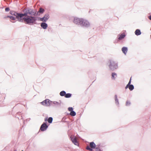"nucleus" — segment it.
<instances>
[{
	"mask_svg": "<svg viewBox=\"0 0 151 151\" xmlns=\"http://www.w3.org/2000/svg\"><path fill=\"white\" fill-rule=\"evenodd\" d=\"M48 127L46 123H44L41 126L40 129L42 131H44L47 129Z\"/></svg>",
	"mask_w": 151,
	"mask_h": 151,
	"instance_id": "9",
	"label": "nucleus"
},
{
	"mask_svg": "<svg viewBox=\"0 0 151 151\" xmlns=\"http://www.w3.org/2000/svg\"><path fill=\"white\" fill-rule=\"evenodd\" d=\"M109 67L111 70H114L117 68L118 65L114 61L110 60Z\"/></svg>",
	"mask_w": 151,
	"mask_h": 151,
	"instance_id": "4",
	"label": "nucleus"
},
{
	"mask_svg": "<svg viewBox=\"0 0 151 151\" xmlns=\"http://www.w3.org/2000/svg\"><path fill=\"white\" fill-rule=\"evenodd\" d=\"M125 35L124 34H122L120 35H118V39L119 40H121L124 38L125 37Z\"/></svg>",
	"mask_w": 151,
	"mask_h": 151,
	"instance_id": "13",
	"label": "nucleus"
},
{
	"mask_svg": "<svg viewBox=\"0 0 151 151\" xmlns=\"http://www.w3.org/2000/svg\"><path fill=\"white\" fill-rule=\"evenodd\" d=\"M81 22V26L83 27H88L90 25V24L88 21L86 19L82 18Z\"/></svg>",
	"mask_w": 151,
	"mask_h": 151,
	"instance_id": "5",
	"label": "nucleus"
},
{
	"mask_svg": "<svg viewBox=\"0 0 151 151\" xmlns=\"http://www.w3.org/2000/svg\"><path fill=\"white\" fill-rule=\"evenodd\" d=\"M122 51L123 53L126 55L127 51V48L126 47H123L122 48Z\"/></svg>",
	"mask_w": 151,
	"mask_h": 151,
	"instance_id": "14",
	"label": "nucleus"
},
{
	"mask_svg": "<svg viewBox=\"0 0 151 151\" xmlns=\"http://www.w3.org/2000/svg\"><path fill=\"white\" fill-rule=\"evenodd\" d=\"M1 106H2V105H1Z\"/></svg>",
	"mask_w": 151,
	"mask_h": 151,
	"instance_id": "34",
	"label": "nucleus"
},
{
	"mask_svg": "<svg viewBox=\"0 0 151 151\" xmlns=\"http://www.w3.org/2000/svg\"><path fill=\"white\" fill-rule=\"evenodd\" d=\"M149 19L151 20V15H150L149 17Z\"/></svg>",
	"mask_w": 151,
	"mask_h": 151,
	"instance_id": "30",
	"label": "nucleus"
},
{
	"mask_svg": "<svg viewBox=\"0 0 151 151\" xmlns=\"http://www.w3.org/2000/svg\"><path fill=\"white\" fill-rule=\"evenodd\" d=\"M68 110L69 111L71 112V111H73V108L71 107H70L68 108Z\"/></svg>",
	"mask_w": 151,
	"mask_h": 151,
	"instance_id": "28",
	"label": "nucleus"
},
{
	"mask_svg": "<svg viewBox=\"0 0 151 151\" xmlns=\"http://www.w3.org/2000/svg\"><path fill=\"white\" fill-rule=\"evenodd\" d=\"M44 11V9L41 8L40 9V10L39 11V12L40 13H43Z\"/></svg>",
	"mask_w": 151,
	"mask_h": 151,
	"instance_id": "26",
	"label": "nucleus"
},
{
	"mask_svg": "<svg viewBox=\"0 0 151 151\" xmlns=\"http://www.w3.org/2000/svg\"><path fill=\"white\" fill-rule=\"evenodd\" d=\"M82 19V18L75 17L74 19L73 22L75 24L77 25H81Z\"/></svg>",
	"mask_w": 151,
	"mask_h": 151,
	"instance_id": "8",
	"label": "nucleus"
},
{
	"mask_svg": "<svg viewBox=\"0 0 151 151\" xmlns=\"http://www.w3.org/2000/svg\"><path fill=\"white\" fill-rule=\"evenodd\" d=\"M90 147L92 148L98 149V147H96V145L93 142H91L90 143Z\"/></svg>",
	"mask_w": 151,
	"mask_h": 151,
	"instance_id": "11",
	"label": "nucleus"
},
{
	"mask_svg": "<svg viewBox=\"0 0 151 151\" xmlns=\"http://www.w3.org/2000/svg\"><path fill=\"white\" fill-rule=\"evenodd\" d=\"M11 14L16 17V18L18 19V20L19 22L22 21V13H17L15 12H12Z\"/></svg>",
	"mask_w": 151,
	"mask_h": 151,
	"instance_id": "6",
	"label": "nucleus"
},
{
	"mask_svg": "<svg viewBox=\"0 0 151 151\" xmlns=\"http://www.w3.org/2000/svg\"><path fill=\"white\" fill-rule=\"evenodd\" d=\"M66 92L64 91H62L60 92V95L61 96H65V95L66 94Z\"/></svg>",
	"mask_w": 151,
	"mask_h": 151,
	"instance_id": "17",
	"label": "nucleus"
},
{
	"mask_svg": "<svg viewBox=\"0 0 151 151\" xmlns=\"http://www.w3.org/2000/svg\"><path fill=\"white\" fill-rule=\"evenodd\" d=\"M25 13L24 14H22V17L24 16H27L28 14L30 15V16H35L36 14V12L33 9H27L24 10Z\"/></svg>",
	"mask_w": 151,
	"mask_h": 151,
	"instance_id": "3",
	"label": "nucleus"
},
{
	"mask_svg": "<svg viewBox=\"0 0 151 151\" xmlns=\"http://www.w3.org/2000/svg\"><path fill=\"white\" fill-rule=\"evenodd\" d=\"M49 18V15L48 14L45 15L42 18H40V20L44 22H46Z\"/></svg>",
	"mask_w": 151,
	"mask_h": 151,
	"instance_id": "7",
	"label": "nucleus"
},
{
	"mask_svg": "<svg viewBox=\"0 0 151 151\" xmlns=\"http://www.w3.org/2000/svg\"><path fill=\"white\" fill-rule=\"evenodd\" d=\"M131 103L130 101H127L126 102V105L127 106H129L130 105Z\"/></svg>",
	"mask_w": 151,
	"mask_h": 151,
	"instance_id": "27",
	"label": "nucleus"
},
{
	"mask_svg": "<svg viewBox=\"0 0 151 151\" xmlns=\"http://www.w3.org/2000/svg\"><path fill=\"white\" fill-rule=\"evenodd\" d=\"M131 78H130L128 84L125 87V88L126 89H127V88H129V85L131 84Z\"/></svg>",
	"mask_w": 151,
	"mask_h": 151,
	"instance_id": "23",
	"label": "nucleus"
},
{
	"mask_svg": "<svg viewBox=\"0 0 151 151\" xmlns=\"http://www.w3.org/2000/svg\"><path fill=\"white\" fill-rule=\"evenodd\" d=\"M22 21L21 22H24L27 24H35V22L37 20V18L35 17H32L31 16H25L24 17H22Z\"/></svg>",
	"mask_w": 151,
	"mask_h": 151,
	"instance_id": "1",
	"label": "nucleus"
},
{
	"mask_svg": "<svg viewBox=\"0 0 151 151\" xmlns=\"http://www.w3.org/2000/svg\"><path fill=\"white\" fill-rule=\"evenodd\" d=\"M134 86L133 85L130 84L129 85V88L130 91H132L134 89Z\"/></svg>",
	"mask_w": 151,
	"mask_h": 151,
	"instance_id": "18",
	"label": "nucleus"
},
{
	"mask_svg": "<svg viewBox=\"0 0 151 151\" xmlns=\"http://www.w3.org/2000/svg\"><path fill=\"white\" fill-rule=\"evenodd\" d=\"M14 151H17L16 150H15Z\"/></svg>",
	"mask_w": 151,
	"mask_h": 151,
	"instance_id": "33",
	"label": "nucleus"
},
{
	"mask_svg": "<svg viewBox=\"0 0 151 151\" xmlns=\"http://www.w3.org/2000/svg\"><path fill=\"white\" fill-rule=\"evenodd\" d=\"M115 103L116 104L118 105L119 104V102L118 101V100L117 99V96L116 95L115 96Z\"/></svg>",
	"mask_w": 151,
	"mask_h": 151,
	"instance_id": "19",
	"label": "nucleus"
},
{
	"mask_svg": "<svg viewBox=\"0 0 151 151\" xmlns=\"http://www.w3.org/2000/svg\"><path fill=\"white\" fill-rule=\"evenodd\" d=\"M51 103H52L58 107L60 106L61 105L60 103L56 101H52L49 99H46L41 103L44 106H50Z\"/></svg>",
	"mask_w": 151,
	"mask_h": 151,
	"instance_id": "2",
	"label": "nucleus"
},
{
	"mask_svg": "<svg viewBox=\"0 0 151 151\" xmlns=\"http://www.w3.org/2000/svg\"><path fill=\"white\" fill-rule=\"evenodd\" d=\"M86 149L87 150H90V151H93V148H90V146H87L86 147Z\"/></svg>",
	"mask_w": 151,
	"mask_h": 151,
	"instance_id": "24",
	"label": "nucleus"
},
{
	"mask_svg": "<svg viewBox=\"0 0 151 151\" xmlns=\"http://www.w3.org/2000/svg\"><path fill=\"white\" fill-rule=\"evenodd\" d=\"M8 17L10 19L12 20H14L15 19V18L14 17L12 16H8Z\"/></svg>",
	"mask_w": 151,
	"mask_h": 151,
	"instance_id": "25",
	"label": "nucleus"
},
{
	"mask_svg": "<svg viewBox=\"0 0 151 151\" xmlns=\"http://www.w3.org/2000/svg\"><path fill=\"white\" fill-rule=\"evenodd\" d=\"M117 77V74L115 73H112V79H115L116 77Z\"/></svg>",
	"mask_w": 151,
	"mask_h": 151,
	"instance_id": "16",
	"label": "nucleus"
},
{
	"mask_svg": "<svg viewBox=\"0 0 151 151\" xmlns=\"http://www.w3.org/2000/svg\"><path fill=\"white\" fill-rule=\"evenodd\" d=\"M5 10L6 12H9L10 10V9L9 8L7 7L5 9Z\"/></svg>",
	"mask_w": 151,
	"mask_h": 151,
	"instance_id": "29",
	"label": "nucleus"
},
{
	"mask_svg": "<svg viewBox=\"0 0 151 151\" xmlns=\"http://www.w3.org/2000/svg\"><path fill=\"white\" fill-rule=\"evenodd\" d=\"M76 114V112L73 111H71L70 113V115L72 116H75Z\"/></svg>",
	"mask_w": 151,
	"mask_h": 151,
	"instance_id": "20",
	"label": "nucleus"
},
{
	"mask_svg": "<svg viewBox=\"0 0 151 151\" xmlns=\"http://www.w3.org/2000/svg\"><path fill=\"white\" fill-rule=\"evenodd\" d=\"M70 138L73 143L75 145H78V143L77 141V138L76 137L71 136Z\"/></svg>",
	"mask_w": 151,
	"mask_h": 151,
	"instance_id": "10",
	"label": "nucleus"
},
{
	"mask_svg": "<svg viewBox=\"0 0 151 151\" xmlns=\"http://www.w3.org/2000/svg\"><path fill=\"white\" fill-rule=\"evenodd\" d=\"M47 119H45V121H47Z\"/></svg>",
	"mask_w": 151,
	"mask_h": 151,
	"instance_id": "32",
	"label": "nucleus"
},
{
	"mask_svg": "<svg viewBox=\"0 0 151 151\" xmlns=\"http://www.w3.org/2000/svg\"><path fill=\"white\" fill-rule=\"evenodd\" d=\"M52 120H53L52 118V117H50L48 119V122L49 123H52Z\"/></svg>",
	"mask_w": 151,
	"mask_h": 151,
	"instance_id": "21",
	"label": "nucleus"
},
{
	"mask_svg": "<svg viewBox=\"0 0 151 151\" xmlns=\"http://www.w3.org/2000/svg\"><path fill=\"white\" fill-rule=\"evenodd\" d=\"M135 34L137 36L140 35L141 34V32L140 30L139 29H136L135 32Z\"/></svg>",
	"mask_w": 151,
	"mask_h": 151,
	"instance_id": "15",
	"label": "nucleus"
},
{
	"mask_svg": "<svg viewBox=\"0 0 151 151\" xmlns=\"http://www.w3.org/2000/svg\"><path fill=\"white\" fill-rule=\"evenodd\" d=\"M150 37H151V35H150Z\"/></svg>",
	"mask_w": 151,
	"mask_h": 151,
	"instance_id": "35",
	"label": "nucleus"
},
{
	"mask_svg": "<svg viewBox=\"0 0 151 151\" xmlns=\"http://www.w3.org/2000/svg\"><path fill=\"white\" fill-rule=\"evenodd\" d=\"M41 26L43 29H45L47 27V23L43 22H42L41 23Z\"/></svg>",
	"mask_w": 151,
	"mask_h": 151,
	"instance_id": "12",
	"label": "nucleus"
},
{
	"mask_svg": "<svg viewBox=\"0 0 151 151\" xmlns=\"http://www.w3.org/2000/svg\"><path fill=\"white\" fill-rule=\"evenodd\" d=\"M71 94L70 93H68L66 94H66L65 96V97L66 98H69L71 96Z\"/></svg>",
	"mask_w": 151,
	"mask_h": 151,
	"instance_id": "22",
	"label": "nucleus"
},
{
	"mask_svg": "<svg viewBox=\"0 0 151 151\" xmlns=\"http://www.w3.org/2000/svg\"><path fill=\"white\" fill-rule=\"evenodd\" d=\"M96 151H102L101 149H99L98 151L97 150Z\"/></svg>",
	"mask_w": 151,
	"mask_h": 151,
	"instance_id": "31",
	"label": "nucleus"
}]
</instances>
